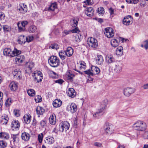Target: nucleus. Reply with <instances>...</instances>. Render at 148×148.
<instances>
[{
  "instance_id": "obj_60",
  "label": "nucleus",
  "mask_w": 148,
  "mask_h": 148,
  "mask_svg": "<svg viewBox=\"0 0 148 148\" xmlns=\"http://www.w3.org/2000/svg\"><path fill=\"white\" fill-rule=\"evenodd\" d=\"M70 33H71V30H65L62 32V35L63 36H65Z\"/></svg>"
},
{
  "instance_id": "obj_49",
  "label": "nucleus",
  "mask_w": 148,
  "mask_h": 148,
  "mask_svg": "<svg viewBox=\"0 0 148 148\" xmlns=\"http://www.w3.org/2000/svg\"><path fill=\"white\" fill-rule=\"evenodd\" d=\"M36 29V28L35 26H31L29 28V31L30 32L33 33L35 32Z\"/></svg>"
},
{
  "instance_id": "obj_28",
  "label": "nucleus",
  "mask_w": 148,
  "mask_h": 148,
  "mask_svg": "<svg viewBox=\"0 0 148 148\" xmlns=\"http://www.w3.org/2000/svg\"><path fill=\"white\" fill-rule=\"evenodd\" d=\"M10 88L11 90L14 91L17 89L18 88V85L16 82H12L10 84Z\"/></svg>"
},
{
  "instance_id": "obj_37",
  "label": "nucleus",
  "mask_w": 148,
  "mask_h": 148,
  "mask_svg": "<svg viewBox=\"0 0 148 148\" xmlns=\"http://www.w3.org/2000/svg\"><path fill=\"white\" fill-rule=\"evenodd\" d=\"M26 67L28 70L31 71L34 67V63L32 62H27L26 64Z\"/></svg>"
},
{
  "instance_id": "obj_30",
  "label": "nucleus",
  "mask_w": 148,
  "mask_h": 148,
  "mask_svg": "<svg viewBox=\"0 0 148 148\" xmlns=\"http://www.w3.org/2000/svg\"><path fill=\"white\" fill-rule=\"evenodd\" d=\"M91 70L93 75V74H97L100 72L99 69L98 67L95 66H92L91 67Z\"/></svg>"
},
{
  "instance_id": "obj_2",
  "label": "nucleus",
  "mask_w": 148,
  "mask_h": 148,
  "mask_svg": "<svg viewBox=\"0 0 148 148\" xmlns=\"http://www.w3.org/2000/svg\"><path fill=\"white\" fill-rule=\"evenodd\" d=\"M133 127L137 130L143 131L146 129L147 125L143 121H138L134 124Z\"/></svg>"
},
{
  "instance_id": "obj_51",
  "label": "nucleus",
  "mask_w": 148,
  "mask_h": 148,
  "mask_svg": "<svg viewBox=\"0 0 148 148\" xmlns=\"http://www.w3.org/2000/svg\"><path fill=\"white\" fill-rule=\"evenodd\" d=\"M11 139H12L14 143H16L18 140V138L16 134H13L11 136Z\"/></svg>"
},
{
  "instance_id": "obj_61",
  "label": "nucleus",
  "mask_w": 148,
  "mask_h": 148,
  "mask_svg": "<svg viewBox=\"0 0 148 148\" xmlns=\"http://www.w3.org/2000/svg\"><path fill=\"white\" fill-rule=\"evenodd\" d=\"M84 3L88 5H91L93 3V0H86L84 1Z\"/></svg>"
},
{
  "instance_id": "obj_47",
  "label": "nucleus",
  "mask_w": 148,
  "mask_h": 148,
  "mask_svg": "<svg viewBox=\"0 0 148 148\" xmlns=\"http://www.w3.org/2000/svg\"><path fill=\"white\" fill-rule=\"evenodd\" d=\"M3 54L6 56H9V49L8 48H5L3 51Z\"/></svg>"
},
{
  "instance_id": "obj_55",
  "label": "nucleus",
  "mask_w": 148,
  "mask_h": 148,
  "mask_svg": "<svg viewBox=\"0 0 148 148\" xmlns=\"http://www.w3.org/2000/svg\"><path fill=\"white\" fill-rule=\"evenodd\" d=\"M80 30L78 27H76L73 29L71 30V33H78L79 32Z\"/></svg>"
},
{
  "instance_id": "obj_26",
  "label": "nucleus",
  "mask_w": 148,
  "mask_h": 148,
  "mask_svg": "<svg viewBox=\"0 0 148 148\" xmlns=\"http://www.w3.org/2000/svg\"><path fill=\"white\" fill-rule=\"evenodd\" d=\"M62 101L59 99H56L53 101V105L55 108L60 107L62 105Z\"/></svg>"
},
{
  "instance_id": "obj_5",
  "label": "nucleus",
  "mask_w": 148,
  "mask_h": 148,
  "mask_svg": "<svg viewBox=\"0 0 148 148\" xmlns=\"http://www.w3.org/2000/svg\"><path fill=\"white\" fill-rule=\"evenodd\" d=\"M135 91V89L134 88L127 87L124 88L123 93L126 97H129L131 95L134 93Z\"/></svg>"
},
{
  "instance_id": "obj_10",
  "label": "nucleus",
  "mask_w": 148,
  "mask_h": 148,
  "mask_svg": "<svg viewBox=\"0 0 148 148\" xmlns=\"http://www.w3.org/2000/svg\"><path fill=\"white\" fill-rule=\"evenodd\" d=\"M104 129L105 131L109 134H111L113 132V126L110 123H106L104 125Z\"/></svg>"
},
{
  "instance_id": "obj_45",
  "label": "nucleus",
  "mask_w": 148,
  "mask_h": 148,
  "mask_svg": "<svg viewBox=\"0 0 148 148\" xmlns=\"http://www.w3.org/2000/svg\"><path fill=\"white\" fill-rule=\"evenodd\" d=\"M68 79H72L74 77V75L72 73L71 71H69L67 73Z\"/></svg>"
},
{
  "instance_id": "obj_59",
  "label": "nucleus",
  "mask_w": 148,
  "mask_h": 148,
  "mask_svg": "<svg viewBox=\"0 0 148 148\" xmlns=\"http://www.w3.org/2000/svg\"><path fill=\"white\" fill-rule=\"evenodd\" d=\"M98 12L99 14H103L104 13V8L102 7H100L98 9Z\"/></svg>"
},
{
  "instance_id": "obj_9",
  "label": "nucleus",
  "mask_w": 148,
  "mask_h": 148,
  "mask_svg": "<svg viewBox=\"0 0 148 148\" xmlns=\"http://www.w3.org/2000/svg\"><path fill=\"white\" fill-rule=\"evenodd\" d=\"M20 124L18 121L14 120L12 121L11 125V129L12 131H17L19 130Z\"/></svg>"
},
{
  "instance_id": "obj_15",
  "label": "nucleus",
  "mask_w": 148,
  "mask_h": 148,
  "mask_svg": "<svg viewBox=\"0 0 148 148\" xmlns=\"http://www.w3.org/2000/svg\"><path fill=\"white\" fill-rule=\"evenodd\" d=\"M31 120V116L29 114H26L23 116V120L26 124L29 123Z\"/></svg>"
},
{
  "instance_id": "obj_11",
  "label": "nucleus",
  "mask_w": 148,
  "mask_h": 148,
  "mask_svg": "<svg viewBox=\"0 0 148 148\" xmlns=\"http://www.w3.org/2000/svg\"><path fill=\"white\" fill-rule=\"evenodd\" d=\"M18 8L20 12L23 14L26 12L27 10L26 5L23 3H21L19 4Z\"/></svg>"
},
{
  "instance_id": "obj_1",
  "label": "nucleus",
  "mask_w": 148,
  "mask_h": 148,
  "mask_svg": "<svg viewBox=\"0 0 148 148\" xmlns=\"http://www.w3.org/2000/svg\"><path fill=\"white\" fill-rule=\"evenodd\" d=\"M21 53L20 50H17L16 48H14V50L12 52L11 54L10 55L12 57L16 56V57L15 58V61L17 64L19 63H22L24 60V57L23 56H19Z\"/></svg>"
},
{
  "instance_id": "obj_58",
  "label": "nucleus",
  "mask_w": 148,
  "mask_h": 148,
  "mask_svg": "<svg viewBox=\"0 0 148 148\" xmlns=\"http://www.w3.org/2000/svg\"><path fill=\"white\" fill-rule=\"evenodd\" d=\"M84 72L85 74H87L89 75H93V73L92 72V71L90 69H88L87 70L84 71Z\"/></svg>"
},
{
  "instance_id": "obj_53",
  "label": "nucleus",
  "mask_w": 148,
  "mask_h": 148,
  "mask_svg": "<svg viewBox=\"0 0 148 148\" xmlns=\"http://www.w3.org/2000/svg\"><path fill=\"white\" fill-rule=\"evenodd\" d=\"M34 37L32 36H29L26 38V42H29L32 40L33 39Z\"/></svg>"
},
{
  "instance_id": "obj_32",
  "label": "nucleus",
  "mask_w": 148,
  "mask_h": 148,
  "mask_svg": "<svg viewBox=\"0 0 148 148\" xmlns=\"http://www.w3.org/2000/svg\"><path fill=\"white\" fill-rule=\"evenodd\" d=\"M57 8V4L56 2L51 3L48 8V10L49 11H53L55 9Z\"/></svg>"
},
{
  "instance_id": "obj_8",
  "label": "nucleus",
  "mask_w": 148,
  "mask_h": 148,
  "mask_svg": "<svg viewBox=\"0 0 148 148\" xmlns=\"http://www.w3.org/2000/svg\"><path fill=\"white\" fill-rule=\"evenodd\" d=\"M104 34L106 37L109 38H112L114 35V32L112 28L108 27L105 29Z\"/></svg>"
},
{
  "instance_id": "obj_27",
  "label": "nucleus",
  "mask_w": 148,
  "mask_h": 148,
  "mask_svg": "<svg viewBox=\"0 0 148 148\" xmlns=\"http://www.w3.org/2000/svg\"><path fill=\"white\" fill-rule=\"evenodd\" d=\"M104 111L101 110V108L99 109L97 111L93 114L94 117L98 118L100 116L102 115Z\"/></svg>"
},
{
  "instance_id": "obj_12",
  "label": "nucleus",
  "mask_w": 148,
  "mask_h": 148,
  "mask_svg": "<svg viewBox=\"0 0 148 148\" xmlns=\"http://www.w3.org/2000/svg\"><path fill=\"white\" fill-rule=\"evenodd\" d=\"M10 69L12 70V74L14 76H16L17 78H20L21 75V71L19 69H15L13 67H11Z\"/></svg>"
},
{
  "instance_id": "obj_46",
  "label": "nucleus",
  "mask_w": 148,
  "mask_h": 148,
  "mask_svg": "<svg viewBox=\"0 0 148 148\" xmlns=\"http://www.w3.org/2000/svg\"><path fill=\"white\" fill-rule=\"evenodd\" d=\"M5 18V16L4 13L2 12H0V21L2 23H4Z\"/></svg>"
},
{
  "instance_id": "obj_38",
  "label": "nucleus",
  "mask_w": 148,
  "mask_h": 148,
  "mask_svg": "<svg viewBox=\"0 0 148 148\" xmlns=\"http://www.w3.org/2000/svg\"><path fill=\"white\" fill-rule=\"evenodd\" d=\"M59 55L61 59L64 60L65 59L66 55L65 51H61L59 52Z\"/></svg>"
},
{
  "instance_id": "obj_36",
  "label": "nucleus",
  "mask_w": 148,
  "mask_h": 148,
  "mask_svg": "<svg viewBox=\"0 0 148 148\" xmlns=\"http://www.w3.org/2000/svg\"><path fill=\"white\" fill-rule=\"evenodd\" d=\"M0 138L3 139H8L9 138V134L5 132H1Z\"/></svg>"
},
{
  "instance_id": "obj_29",
  "label": "nucleus",
  "mask_w": 148,
  "mask_h": 148,
  "mask_svg": "<svg viewBox=\"0 0 148 148\" xmlns=\"http://www.w3.org/2000/svg\"><path fill=\"white\" fill-rule=\"evenodd\" d=\"M79 20L78 18H74L73 19L71 20V25L73 27H75L77 25Z\"/></svg>"
},
{
  "instance_id": "obj_7",
  "label": "nucleus",
  "mask_w": 148,
  "mask_h": 148,
  "mask_svg": "<svg viewBox=\"0 0 148 148\" xmlns=\"http://www.w3.org/2000/svg\"><path fill=\"white\" fill-rule=\"evenodd\" d=\"M59 131L63 132L64 130L66 131L68 130L69 129L70 125L69 123L68 122L66 121L62 122L59 125Z\"/></svg>"
},
{
  "instance_id": "obj_18",
  "label": "nucleus",
  "mask_w": 148,
  "mask_h": 148,
  "mask_svg": "<svg viewBox=\"0 0 148 148\" xmlns=\"http://www.w3.org/2000/svg\"><path fill=\"white\" fill-rule=\"evenodd\" d=\"M96 61L97 64L100 65L102 64L103 62V59L102 56L98 55L96 58Z\"/></svg>"
},
{
  "instance_id": "obj_23",
  "label": "nucleus",
  "mask_w": 148,
  "mask_h": 148,
  "mask_svg": "<svg viewBox=\"0 0 148 148\" xmlns=\"http://www.w3.org/2000/svg\"><path fill=\"white\" fill-rule=\"evenodd\" d=\"M108 100L107 99H104L101 103L100 105V108L103 111L106 107L108 103Z\"/></svg>"
},
{
  "instance_id": "obj_64",
  "label": "nucleus",
  "mask_w": 148,
  "mask_h": 148,
  "mask_svg": "<svg viewBox=\"0 0 148 148\" xmlns=\"http://www.w3.org/2000/svg\"><path fill=\"white\" fill-rule=\"evenodd\" d=\"M142 136L144 138L148 139V131L145 132Z\"/></svg>"
},
{
  "instance_id": "obj_17",
  "label": "nucleus",
  "mask_w": 148,
  "mask_h": 148,
  "mask_svg": "<svg viewBox=\"0 0 148 148\" xmlns=\"http://www.w3.org/2000/svg\"><path fill=\"white\" fill-rule=\"evenodd\" d=\"M85 12L87 16H91L93 15L94 10L92 8L89 7L87 8Z\"/></svg>"
},
{
  "instance_id": "obj_24",
  "label": "nucleus",
  "mask_w": 148,
  "mask_h": 148,
  "mask_svg": "<svg viewBox=\"0 0 148 148\" xmlns=\"http://www.w3.org/2000/svg\"><path fill=\"white\" fill-rule=\"evenodd\" d=\"M65 52L67 56L70 57L73 54V49L71 47H69L67 48Z\"/></svg>"
},
{
  "instance_id": "obj_57",
  "label": "nucleus",
  "mask_w": 148,
  "mask_h": 148,
  "mask_svg": "<svg viewBox=\"0 0 148 148\" xmlns=\"http://www.w3.org/2000/svg\"><path fill=\"white\" fill-rule=\"evenodd\" d=\"M127 2L129 3L136 4L138 1V0H126Z\"/></svg>"
},
{
  "instance_id": "obj_44",
  "label": "nucleus",
  "mask_w": 148,
  "mask_h": 148,
  "mask_svg": "<svg viewBox=\"0 0 148 148\" xmlns=\"http://www.w3.org/2000/svg\"><path fill=\"white\" fill-rule=\"evenodd\" d=\"M82 38V36L80 34H78L76 35L75 37V41L77 42H79L81 41Z\"/></svg>"
},
{
  "instance_id": "obj_16",
  "label": "nucleus",
  "mask_w": 148,
  "mask_h": 148,
  "mask_svg": "<svg viewBox=\"0 0 148 148\" xmlns=\"http://www.w3.org/2000/svg\"><path fill=\"white\" fill-rule=\"evenodd\" d=\"M49 123L51 125H54L56 122V116L54 114L51 115L49 118Z\"/></svg>"
},
{
  "instance_id": "obj_31",
  "label": "nucleus",
  "mask_w": 148,
  "mask_h": 148,
  "mask_svg": "<svg viewBox=\"0 0 148 148\" xmlns=\"http://www.w3.org/2000/svg\"><path fill=\"white\" fill-rule=\"evenodd\" d=\"M116 53L117 55L119 56H122L123 54V48L121 46L118 47L116 50Z\"/></svg>"
},
{
  "instance_id": "obj_63",
  "label": "nucleus",
  "mask_w": 148,
  "mask_h": 148,
  "mask_svg": "<svg viewBox=\"0 0 148 148\" xmlns=\"http://www.w3.org/2000/svg\"><path fill=\"white\" fill-rule=\"evenodd\" d=\"M20 23L21 25L22 26L24 27H25V26L27 25L28 23V22L27 21H22L21 22H20Z\"/></svg>"
},
{
  "instance_id": "obj_40",
  "label": "nucleus",
  "mask_w": 148,
  "mask_h": 148,
  "mask_svg": "<svg viewBox=\"0 0 148 148\" xmlns=\"http://www.w3.org/2000/svg\"><path fill=\"white\" fill-rule=\"evenodd\" d=\"M143 44L141 45V47H144L146 50L148 49V40H147L144 41L143 42Z\"/></svg>"
},
{
  "instance_id": "obj_14",
  "label": "nucleus",
  "mask_w": 148,
  "mask_h": 148,
  "mask_svg": "<svg viewBox=\"0 0 148 148\" xmlns=\"http://www.w3.org/2000/svg\"><path fill=\"white\" fill-rule=\"evenodd\" d=\"M106 61L109 64L114 62L115 59L112 55H108L106 57Z\"/></svg>"
},
{
  "instance_id": "obj_50",
  "label": "nucleus",
  "mask_w": 148,
  "mask_h": 148,
  "mask_svg": "<svg viewBox=\"0 0 148 148\" xmlns=\"http://www.w3.org/2000/svg\"><path fill=\"white\" fill-rule=\"evenodd\" d=\"M17 25H18V30L19 32H22V31H24L25 30V27H21V23H20V21L18 22V23H17Z\"/></svg>"
},
{
  "instance_id": "obj_42",
  "label": "nucleus",
  "mask_w": 148,
  "mask_h": 148,
  "mask_svg": "<svg viewBox=\"0 0 148 148\" xmlns=\"http://www.w3.org/2000/svg\"><path fill=\"white\" fill-rule=\"evenodd\" d=\"M28 94L30 96H34L35 95V92L32 89H30L27 90Z\"/></svg>"
},
{
  "instance_id": "obj_13",
  "label": "nucleus",
  "mask_w": 148,
  "mask_h": 148,
  "mask_svg": "<svg viewBox=\"0 0 148 148\" xmlns=\"http://www.w3.org/2000/svg\"><path fill=\"white\" fill-rule=\"evenodd\" d=\"M77 108L76 105L74 103H72L69 106H68L67 107V109L68 110L72 113H74L76 112Z\"/></svg>"
},
{
  "instance_id": "obj_19",
  "label": "nucleus",
  "mask_w": 148,
  "mask_h": 148,
  "mask_svg": "<svg viewBox=\"0 0 148 148\" xmlns=\"http://www.w3.org/2000/svg\"><path fill=\"white\" fill-rule=\"evenodd\" d=\"M26 38L24 35H21L18 37V42L20 44H24L26 42Z\"/></svg>"
},
{
  "instance_id": "obj_20",
  "label": "nucleus",
  "mask_w": 148,
  "mask_h": 148,
  "mask_svg": "<svg viewBox=\"0 0 148 148\" xmlns=\"http://www.w3.org/2000/svg\"><path fill=\"white\" fill-rule=\"evenodd\" d=\"M30 135L26 132H23L21 134L22 139L24 141H28L30 139Z\"/></svg>"
},
{
  "instance_id": "obj_21",
  "label": "nucleus",
  "mask_w": 148,
  "mask_h": 148,
  "mask_svg": "<svg viewBox=\"0 0 148 148\" xmlns=\"http://www.w3.org/2000/svg\"><path fill=\"white\" fill-rule=\"evenodd\" d=\"M130 16H128L124 17L123 20V24L126 25H129L132 23L130 21L129 18H130Z\"/></svg>"
},
{
  "instance_id": "obj_33",
  "label": "nucleus",
  "mask_w": 148,
  "mask_h": 148,
  "mask_svg": "<svg viewBox=\"0 0 148 148\" xmlns=\"http://www.w3.org/2000/svg\"><path fill=\"white\" fill-rule=\"evenodd\" d=\"M37 114L42 115L45 112V110L40 106H38L36 110Z\"/></svg>"
},
{
  "instance_id": "obj_34",
  "label": "nucleus",
  "mask_w": 148,
  "mask_h": 148,
  "mask_svg": "<svg viewBox=\"0 0 148 148\" xmlns=\"http://www.w3.org/2000/svg\"><path fill=\"white\" fill-rule=\"evenodd\" d=\"M9 119L8 116L7 115L2 116L1 120V123L5 125L7 123Z\"/></svg>"
},
{
  "instance_id": "obj_52",
  "label": "nucleus",
  "mask_w": 148,
  "mask_h": 148,
  "mask_svg": "<svg viewBox=\"0 0 148 148\" xmlns=\"http://www.w3.org/2000/svg\"><path fill=\"white\" fill-rule=\"evenodd\" d=\"M34 100L36 102H40L42 101V98L40 96L38 95L35 97Z\"/></svg>"
},
{
  "instance_id": "obj_41",
  "label": "nucleus",
  "mask_w": 148,
  "mask_h": 148,
  "mask_svg": "<svg viewBox=\"0 0 148 148\" xmlns=\"http://www.w3.org/2000/svg\"><path fill=\"white\" fill-rule=\"evenodd\" d=\"M79 67L81 70H84L86 67V63L83 61H81L80 62Z\"/></svg>"
},
{
  "instance_id": "obj_48",
  "label": "nucleus",
  "mask_w": 148,
  "mask_h": 148,
  "mask_svg": "<svg viewBox=\"0 0 148 148\" xmlns=\"http://www.w3.org/2000/svg\"><path fill=\"white\" fill-rule=\"evenodd\" d=\"M7 145V143L3 140L0 141V147L3 148L6 147Z\"/></svg>"
},
{
  "instance_id": "obj_39",
  "label": "nucleus",
  "mask_w": 148,
  "mask_h": 148,
  "mask_svg": "<svg viewBox=\"0 0 148 148\" xmlns=\"http://www.w3.org/2000/svg\"><path fill=\"white\" fill-rule=\"evenodd\" d=\"M110 42L112 46L114 47H116L119 45V42L116 39L112 40Z\"/></svg>"
},
{
  "instance_id": "obj_54",
  "label": "nucleus",
  "mask_w": 148,
  "mask_h": 148,
  "mask_svg": "<svg viewBox=\"0 0 148 148\" xmlns=\"http://www.w3.org/2000/svg\"><path fill=\"white\" fill-rule=\"evenodd\" d=\"M13 113L16 117H18L20 115V111L18 110H14L13 111Z\"/></svg>"
},
{
  "instance_id": "obj_56",
  "label": "nucleus",
  "mask_w": 148,
  "mask_h": 148,
  "mask_svg": "<svg viewBox=\"0 0 148 148\" xmlns=\"http://www.w3.org/2000/svg\"><path fill=\"white\" fill-rule=\"evenodd\" d=\"M3 29L5 33H7L9 32V28L8 25H5L3 27Z\"/></svg>"
},
{
  "instance_id": "obj_35",
  "label": "nucleus",
  "mask_w": 148,
  "mask_h": 148,
  "mask_svg": "<svg viewBox=\"0 0 148 148\" xmlns=\"http://www.w3.org/2000/svg\"><path fill=\"white\" fill-rule=\"evenodd\" d=\"M122 69V65L121 64L116 65L114 69V70L116 73H119L121 71Z\"/></svg>"
},
{
  "instance_id": "obj_43",
  "label": "nucleus",
  "mask_w": 148,
  "mask_h": 148,
  "mask_svg": "<svg viewBox=\"0 0 148 148\" xmlns=\"http://www.w3.org/2000/svg\"><path fill=\"white\" fill-rule=\"evenodd\" d=\"M43 137L44 134L42 133H40L38 135V140L40 143H42Z\"/></svg>"
},
{
  "instance_id": "obj_22",
  "label": "nucleus",
  "mask_w": 148,
  "mask_h": 148,
  "mask_svg": "<svg viewBox=\"0 0 148 148\" xmlns=\"http://www.w3.org/2000/svg\"><path fill=\"white\" fill-rule=\"evenodd\" d=\"M44 141L46 143L51 144L54 143V139L53 137L49 136L45 138Z\"/></svg>"
},
{
  "instance_id": "obj_6",
  "label": "nucleus",
  "mask_w": 148,
  "mask_h": 148,
  "mask_svg": "<svg viewBox=\"0 0 148 148\" xmlns=\"http://www.w3.org/2000/svg\"><path fill=\"white\" fill-rule=\"evenodd\" d=\"M88 44L93 48H95L98 46V43L97 40L94 38L90 37L88 39Z\"/></svg>"
},
{
  "instance_id": "obj_25",
  "label": "nucleus",
  "mask_w": 148,
  "mask_h": 148,
  "mask_svg": "<svg viewBox=\"0 0 148 148\" xmlns=\"http://www.w3.org/2000/svg\"><path fill=\"white\" fill-rule=\"evenodd\" d=\"M68 94L69 97L71 98H73L76 95L75 91L73 88H69L67 92Z\"/></svg>"
},
{
  "instance_id": "obj_3",
  "label": "nucleus",
  "mask_w": 148,
  "mask_h": 148,
  "mask_svg": "<svg viewBox=\"0 0 148 148\" xmlns=\"http://www.w3.org/2000/svg\"><path fill=\"white\" fill-rule=\"evenodd\" d=\"M48 63L51 66L55 67L59 65L60 60L56 56H53L49 58Z\"/></svg>"
},
{
  "instance_id": "obj_62",
  "label": "nucleus",
  "mask_w": 148,
  "mask_h": 148,
  "mask_svg": "<svg viewBox=\"0 0 148 148\" xmlns=\"http://www.w3.org/2000/svg\"><path fill=\"white\" fill-rule=\"evenodd\" d=\"M50 47L53 49H56V50L59 48L57 44H52Z\"/></svg>"
},
{
  "instance_id": "obj_4",
  "label": "nucleus",
  "mask_w": 148,
  "mask_h": 148,
  "mask_svg": "<svg viewBox=\"0 0 148 148\" xmlns=\"http://www.w3.org/2000/svg\"><path fill=\"white\" fill-rule=\"evenodd\" d=\"M32 76L34 81L37 83L41 82L43 78L42 74L40 71H35Z\"/></svg>"
}]
</instances>
